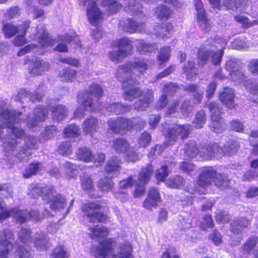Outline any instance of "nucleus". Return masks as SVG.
Returning a JSON list of instances; mask_svg holds the SVG:
<instances>
[{
    "label": "nucleus",
    "instance_id": "39",
    "mask_svg": "<svg viewBox=\"0 0 258 258\" xmlns=\"http://www.w3.org/2000/svg\"><path fill=\"white\" fill-rule=\"evenodd\" d=\"M102 5L104 7H107V11L108 14H113L118 12L121 7L117 0H103Z\"/></svg>",
    "mask_w": 258,
    "mask_h": 258
},
{
    "label": "nucleus",
    "instance_id": "15",
    "mask_svg": "<svg viewBox=\"0 0 258 258\" xmlns=\"http://www.w3.org/2000/svg\"><path fill=\"white\" fill-rule=\"evenodd\" d=\"M190 126L189 125L173 124L168 130L166 135V146L172 145L180 139L184 140L187 137L189 132Z\"/></svg>",
    "mask_w": 258,
    "mask_h": 258
},
{
    "label": "nucleus",
    "instance_id": "22",
    "mask_svg": "<svg viewBox=\"0 0 258 258\" xmlns=\"http://www.w3.org/2000/svg\"><path fill=\"white\" fill-rule=\"evenodd\" d=\"M31 37L38 43L41 48H45L53 46L55 43V39H51L49 37L48 33L45 30L44 27L40 25L37 28L36 34H31Z\"/></svg>",
    "mask_w": 258,
    "mask_h": 258
},
{
    "label": "nucleus",
    "instance_id": "13",
    "mask_svg": "<svg viewBox=\"0 0 258 258\" xmlns=\"http://www.w3.org/2000/svg\"><path fill=\"white\" fill-rule=\"evenodd\" d=\"M11 216H13L20 223L25 222L28 218H32L36 220H39L42 218V216L37 211H32L28 213L26 211L14 208L10 210H5L0 212V222L5 221Z\"/></svg>",
    "mask_w": 258,
    "mask_h": 258
},
{
    "label": "nucleus",
    "instance_id": "54",
    "mask_svg": "<svg viewBox=\"0 0 258 258\" xmlns=\"http://www.w3.org/2000/svg\"><path fill=\"white\" fill-rule=\"evenodd\" d=\"M248 221L245 219H241L237 223H233L232 227V232L233 233V235L237 234L238 236L239 234L238 231L240 230L242 227H246L248 225Z\"/></svg>",
    "mask_w": 258,
    "mask_h": 258
},
{
    "label": "nucleus",
    "instance_id": "21",
    "mask_svg": "<svg viewBox=\"0 0 258 258\" xmlns=\"http://www.w3.org/2000/svg\"><path fill=\"white\" fill-rule=\"evenodd\" d=\"M100 206L97 203H89L86 205L83 209L84 215L87 216L89 220L91 222H105L107 217L106 215L99 212Z\"/></svg>",
    "mask_w": 258,
    "mask_h": 258
},
{
    "label": "nucleus",
    "instance_id": "2",
    "mask_svg": "<svg viewBox=\"0 0 258 258\" xmlns=\"http://www.w3.org/2000/svg\"><path fill=\"white\" fill-rule=\"evenodd\" d=\"M147 69V66L144 61L130 62L120 68L117 70V77L122 83L124 89L123 97L126 101H133L139 96V100L134 104V108L139 110H144L152 102L153 92L151 90L139 91L135 85L138 81L134 79L132 73L139 75L142 74Z\"/></svg>",
    "mask_w": 258,
    "mask_h": 258
},
{
    "label": "nucleus",
    "instance_id": "62",
    "mask_svg": "<svg viewBox=\"0 0 258 258\" xmlns=\"http://www.w3.org/2000/svg\"><path fill=\"white\" fill-rule=\"evenodd\" d=\"M30 231L27 229H22L19 233V239L24 244H27L30 241Z\"/></svg>",
    "mask_w": 258,
    "mask_h": 258
},
{
    "label": "nucleus",
    "instance_id": "48",
    "mask_svg": "<svg viewBox=\"0 0 258 258\" xmlns=\"http://www.w3.org/2000/svg\"><path fill=\"white\" fill-rule=\"evenodd\" d=\"M24 97L29 98L33 101L35 100L39 101L42 98L41 96L38 94H32L31 93H28L26 90L22 89L18 96L16 97L15 100L19 101Z\"/></svg>",
    "mask_w": 258,
    "mask_h": 258
},
{
    "label": "nucleus",
    "instance_id": "44",
    "mask_svg": "<svg viewBox=\"0 0 258 258\" xmlns=\"http://www.w3.org/2000/svg\"><path fill=\"white\" fill-rule=\"evenodd\" d=\"M155 13L160 20H167L172 14V11L166 6H160L156 8Z\"/></svg>",
    "mask_w": 258,
    "mask_h": 258
},
{
    "label": "nucleus",
    "instance_id": "33",
    "mask_svg": "<svg viewBox=\"0 0 258 258\" xmlns=\"http://www.w3.org/2000/svg\"><path fill=\"white\" fill-rule=\"evenodd\" d=\"M76 154L79 160L87 163L93 162L94 160V156L90 149L86 147L79 148Z\"/></svg>",
    "mask_w": 258,
    "mask_h": 258
},
{
    "label": "nucleus",
    "instance_id": "55",
    "mask_svg": "<svg viewBox=\"0 0 258 258\" xmlns=\"http://www.w3.org/2000/svg\"><path fill=\"white\" fill-rule=\"evenodd\" d=\"M235 20L245 27H249L258 24V21L254 20L250 22L248 19L241 15L236 16Z\"/></svg>",
    "mask_w": 258,
    "mask_h": 258
},
{
    "label": "nucleus",
    "instance_id": "8",
    "mask_svg": "<svg viewBox=\"0 0 258 258\" xmlns=\"http://www.w3.org/2000/svg\"><path fill=\"white\" fill-rule=\"evenodd\" d=\"M237 64L238 61L235 58L230 59L227 61L226 69L229 72L230 79L235 82L243 83L251 95V100L258 104V84L251 80H245V77L241 71L237 69Z\"/></svg>",
    "mask_w": 258,
    "mask_h": 258
},
{
    "label": "nucleus",
    "instance_id": "57",
    "mask_svg": "<svg viewBox=\"0 0 258 258\" xmlns=\"http://www.w3.org/2000/svg\"><path fill=\"white\" fill-rule=\"evenodd\" d=\"M183 179L180 176H176L173 179H170L166 182L168 187L171 188H180L183 183Z\"/></svg>",
    "mask_w": 258,
    "mask_h": 258
},
{
    "label": "nucleus",
    "instance_id": "1",
    "mask_svg": "<svg viewBox=\"0 0 258 258\" xmlns=\"http://www.w3.org/2000/svg\"><path fill=\"white\" fill-rule=\"evenodd\" d=\"M20 112L3 110L0 114V138L6 152L12 153L21 162H27L32 154V149L37 147V140L32 136H25L24 131L15 126L20 119Z\"/></svg>",
    "mask_w": 258,
    "mask_h": 258
},
{
    "label": "nucleus",
    "instance_id": "27",
    "mask_svg": "<svg viewBox=\"0 0 258 258\" xmlns=\"http://www.w3.org/2000/svg\"><path fill=\"white\" fill-rule=\"evenodd\" d=\"M177 86L173 83H166L164 86L163 94L159 99L156 106L157 109H162L167 104V96L174 93L177 89Z\"/></svg>",
    "mask_w": 258,
    "mask_h": 258
},
{
    "label": "nucleus",
    "instance_id": "45",
    "mask_svg": "<svg viewBox=\"0 0 258 258\" xmlns=\"http://www.w3.org/2000/svg\"><path fill=\"white\" fill-rule=\"evenodd\" d=\"M76 75V71L75 70L70 68L62 70L59 73V77L62 81L67 82H71L74 79Z\"/></svg>",
    "mask_w": 258,
    "mask_h": 258
},
{
    "label": "nucleus",
    "instance_id": "50",
    "mask_svg": "<svg viewBox=\"0 0 258 258\" xmlns=\"http://www.w3.org/2000/svg\"><path fill=\"white\" fill-rule=\"evenodd\" d=\"M64 134L68 138L78 137L80 135V130L76 125L71 124L64 129Z\"/></svg>",
    "mask_w": 258,
    "mask_h": 258
},
{
    "label": "nucleus",
    "instance_id": "37",
    "mask_svg": "<svg viewBox=\"0 0 258 258\" xmlns=\"http://www.w3.org/2000/svg\"><path fill=\"white\" fill-rule=\"evenodd\" d=\"M66 172V177L69 179L76 178L78 175V169L79 166L70 162H66L63 165Z\"/></svg>",
    "mask_w": 258,
    "mask_h": 258
},
{
    "label": "nucleus",
    "instance_id": "49",
    "mask_svg": "<svg viewBox=\"0 0 258 258\" xmlns=\"http://www.w3.org/2000/svg\"><path fill=\"white\" fill-rule=\"evenodd\" d=\"M170 57V47L166 46L162 48L158 55V61L160 65L162 63L167 62L169 60Z\"/></svg>",
    "mask_w": 258,
    "mask_h": 258
},
{
    "label": "nucleus",
    "instance_id": "60",
    "mask_svg": "<svg viewBox=\"0 0 258 258\" xmlns=\"http://www.w3.org/2000/svg\"><path fill=\"white\" fill-rule=\"evenodd\" d=\"M249 46L245 39L241 38L235 39L232 42V47L236 49H244Z\"/></svg>",
    "mask_w": 258,
    "mask_h": 258
},
{
    "label": "nucleus",
    "instance_id": "23",
    "mask_svg": "<svg viewBox=\"0 0 258 258\" xmlns=\"http://www.w3.org/2000/svg\"><path fill=\"white\" fill-rule=\"evenodd\" d=\"M30 21L26 20L23 21L21 25L17 28L12 23H7L3 26V31L7 38H11L14 36L17 32H19L20 33H24L29 26Z\"/></svg>",
    "mask_w": 258,
    "mask_h": 258
},
{
    "label": "nucleus",
    "instance_id": "56",
    "mask_svg": "<svg viewBox=\"0 0 258 258\" xmlns=\"http://www.w3.org/2000/svg\"><path fill=\"white\" fill-rule=\"evenodd\" d=\"M58 153L63 156H69L72 153V149L70 142H63L59 146Z\"/></svg>",
    "mask_w": 258,
    "mask_h": 258
},
{
    "label": "nucleus",
    "instance_id": "11",
    "mask_svg": "<svg viewBox=\"0 0 258 258\" xmlns=\"http://www.w3.org/2000/svg\"><path fill=\"white\" fill-rule=\"evenodd\" d=\"M109 130L114 133L124 134L127 131L134 127L137 130H141L144 127L145 122L140 118L128 120L124 118H118L116 119H110L108 121Z\"/></svg>",
    "mask_w": 258,
    "mask_h": 258
},
{
    "label": "nucleus",
    "instance_id": "58",
    "mask_svg": "<svg viewBox=\"0 0 258 258\" xmlns=\"http://www.w3.org/2000/svg\"><path fill=\"white\" fill-rule=\"evenodd\" d=\"M168 173L169 171L167 170V167L165 166H162L160 169L156 171L155 176L158 181H163L168 176Z\"/></svg>",
    "mask_w": 258,
    "mask_h": 258
},
{
    "label": "nucleus",
    "instance_id": "42",
    "mask_svg": "<svg viewBox=\"0 0 258 258\" xmlns=\"http://www.w3.org/2000/svg\"><path fill=\"white\" fill-rule=\"evenodd\" d=\"M34 244L36 248L39 250L46 249L48 242L46 234L43 233L37 234Z\"/></svg>",
    "mask_w": 258,
    "mask_h": 258
},
{
    "label": "nucleus",
    "instance_id": "4",
    "mask_svg": "<svg viewBox=\"0 0 258 258\" xmlns=\"http://www.w3.org/2000/svg\"><path fill=\"white\" fill-rule=\"evenodd\" d=\"M98 240L100 246H93L91 249L92 255L96 258H134L133 247L128 242L120 244L119 251L116 252L117 243L114 239Z\"/></svg>",
    "mask_w": 258,
    "mask_h": 258
},
{
    "label": "nucleus",
    "instance_id": "3",
    "mask_svg": "<svg viewBox=\"0 0 258 258\" xmlns=\"http://www.w3.org/2000/svg\"><path fill=\"white\" fill-rule=\"evenodd\" d=\"M222 146L223 145L214 144L205 148H203L200 151L197 148L195 142L190 141L185 145L184 153L189 158H196V156L199 154L202 159L209 160L215 157H220L223 155L231 156L234 154L236 153L238 144L235 141H231L224 147Z\"/></svg>",
    "mask_w": 258,
    "mask_h": 258
},
{
    "label": "nucleus",
    "instance_id": "41",
    "mask_svg": "<svg viewBox=\"0 0 258 258\" xmlns=\"http://www.w3.org/2000/svg\"><path fill=\"white\" fill-rule=\"evenodd\" d=\"M90 230L92 233L93 238H103L107 236L109 233V231L107 228L99 225L90 228Z\"/></svg>",
    "mask_w": 258,
    "mask_h": 258
},
{
    "label": "nucleus",
    "instance_id": "29",
    "mask_svg": "<svg viewBox=\"0 0 258 258\" xmlns=\"http://www.w3.org/2000/svg\"><path fill=\"white\" fill-rule=\"evenodd\" d=\"M49 68L48 62L43 61L38 58L32 61V63L29 66V73L33 75H40Z\"/></svg>",
    "mask_w": 258,
    "mask_h": 258
},
{
    "label": "nucleus",
    "instance_id": "34",
    "mask_svg": "<svg viewBox=\"0 0 258 258\" xmlns=\"http://www.w3.org/2000/svg\"><path fill=\"white\" fill-rule=\"evenodd\" d=\"M144 28V24L140 23L133 21L130 19H128L124 28V30L130 33L143 32ZM145 32L146 31L145 30Z\"/></svg>",
    "mask_w": 258,
    "mask_h": 258
},
{
    "label": "nucleus",
    "instance_id": "51",
    "mask_svg": "<svg viewBox=\"0 0 258 258\" xmlns=\"http://www.w3.org/2000/svg\"><path fill=\"white\" fill-rule=\"evenodd\" d=\"M185 90L192 93L198 102L200 101L203 98V91L200 90L198 86L194 84L188 85L185 88Z\"/></svg>",
    "mask_w": 258,
    "mask_h": 258
},
{
    "label": "nucleus",
    "instance_id": "61",
    "mask_svg": "<svg viewBox=\"0 0 258 258\" xmlns=\"http://www.w3.org/2000/svg\"><path fill=\"white\" fill-rule=\"evenodd\" d=\"M212 226L213 220L211 216L209 215L205 216L200 225L201 228L203 230H206L207 228H211Z\"/></svg>",
    "mask_w": 258,
    "mask_h": 258
},
{
    "label": "nucleus",
    "instance_id": "59",
    "mask_svg": "<svg viewBox=\"0 0 258 258\" xmlns=\"http://www.w3.org/2000/svg\"><path fill=\"white\" fill-rule=\"evenodd\" d=\"M20 8L17 6L11 7L5 14V16L9 19L18 18L20 15Z\"/></svg>",
    "mask_w": 258,
    "mask_h": 258
},
{
    "label": "nucleus",
    "instance_id": "47",
    "mask_svg": "<svg viewBox=\"0 0 258 258\" xmlns=\"http://www.w3.org/2000/svg\"><path fill=\"white\" fill-rule=\"evenodd\" d=\"M26 4L27 6L26 9L29 13H34V18H38L42 17L44 15V12L42 10L35 8L33 6L32 0H26Z\"/></svg>",
    "mask_w": 258,
    "mask_h": 258
},
{
    "label": "nucleus",
    "instance_id": "6",
    "mask_svg": "<svg viewBox=\"0 0 258 258\" xmlns=\"http://www.w3.org/2000/svg\"><path fill=\"white\" fill-rule=\"evenodd\" d=\"M28 195L34 199L42 195L43 200L53 211H61L67 206L64 197L60 195L55 196L52 189L49 187H43L40 184H32L29 187Z\"/></svg>",
    "mask_w": 258,
    "mask_h": 258
},
{
    "label": "nucleus",
    "instance_id": "32",
    "mask_svg": "<svg viewBox=\"0 0 258 258\" xmlns=\"http://www.w3.org/2000/svg\"><path fill=\"white\" fill-rule=\"evenodd\" d=\"M98 121L97 119L90 116L84 121L82 128L85 133L92 137L93 133L96 131Z\"/></svg>",
    "mask_w": 258,
    "mask_h": 258
},
{
    "label": "nucleus",
    "instance_id": "17",
    "mask_svg": "<svg viewBox=\"0 0 258 258\" xmlns=\"http://www.w3.org/2000/svg\"><path fill=\"white\" fill-rule=\"evenodd\" d=\"M224 51L220 49L217 51H209L205 47L200 48L198 53V64L203 66L209 59H211L214 64L220 63Z\"/></svg>",
    "mask_w": 258,
    "mask_h": 258
},
{
    "label": "nucleus",
    "instance_id": "16",
    "mask_svg": "<svg viewBox=\"0 0 258 258\" xmlns=\"http://www.w3.org/2000/svg\"><path fill=\"white\" fill-rule=\"evenodd\" d=\"M116 45L118 49L110 52L109 57L113 62L118 63L121 59L131 54L133 45L132 41L126 38L119 40Z\"/></svg>",
    "mask_w": 258,
    "mask_h": 258
},
{
    "label": "nucleus",
    "instance_id": "28",
    "mask_svg": "<svg viewBox=\"0 0 258 258\" xmlns=\"http://www.w3.org/2000/svg\"><path fill=\"white\" fill-rule=\"evenodd\" d=\"M173 32V26L171 23H166L161 26H157L154 28L153 31L151 32L157 38H161L164 40H167L171 37ZM150 34V33H148Z\"/></svg>",
    "mask_w": 258,
    "mask_h": 258
},
{
    "label": "nucleus",
    "instance_id": "25",
    "mask_svg": "<svg viewBox=\"0 0 258 258\" xmlns=\"http://www.w3.org/2000/svg\"><path fill=\"white\" fill-rule=\"evenodd\" d=\"M58 41L59 43L55 48V50L59 52H64L68 51V47L66 44L67 43L74 42L76 46H81V42L78 36L75 35H67L66 36H59Z\"/></svg>",
    "mask_w": 258,
    "mask_h": 258
},
{
    "label": "nucleus",
    "instance_id": "63",
    "mask_svg": "<svg viewBox=\"0 0 258 258\" xmlns=\"http://www.w3.org/2000/svg\"><path fill=\"white\" fill-rule=\"evenodd\" d=\"M67 256L66 251L64 247L59 246L55 249L52 254V258H65Z\"/></svg>",
    "mask_w": 258,
    "mask_h": 258
},
{
    "label": "nucleus",
    "instance_id": "5",
    "mask_svg": "<svg viewBox=\"0 0 258 258\" xmlns=\"http://www.w3.org/2000/svg\"><path fill=\"white\" fill-rule=\"evenodd\" d=\"M212 181L214 184L220 187H226L229 183V181L225 175L217 174L214 169L211 167L203 169L199 177L196 189L187 188L188 192L191 194L198 193L200 195L205 194L206 186L211 184Z\"/></svg>",
    "mask_w": 258,
    "mask_h": 258
},
{
    "label": "nucleus",
    "instance_id": "26",
    "mask_svg": "<svg viewBox=\"0 0 258 258\" xmlns=\"http://www.w3.org/2000/svg\"><path fill=\"white\" fill-rule=\"evenodd\" d=\"M179 101L178 100H174L170 102L168 105L167 113L169 115H172L179 110L183 115L188 114L191 110L192 107L188 104V102H185L182 103L180 108H179Z\"/></svg>",
    "mask_w": 258,
    "mask_h": 258
},
{
    "label": "nucleus",
    "instance_id": "9",
    "mask_svg": "<svg viewBox=\"0 0 258 258\" xmlns=\"http://www.w3.org/2000/svg\"><path fill=\"white\" fill-rule=\"evenodd\" d=\"M153 167L151 165H148L143 168L139 174L138 181L133 180V177L130 176L126 179L120 181L119 186L121 189H127L135 185L136 189L134 192V196L139 197L144 194L145 191V185L149 180L153 171Z\"/></svg>",
    "mask_w": 258,
    "mask_h": 258
},
{
    "label": "nucleus",
    "instance_id": "24",
    "mask_svg": "<svg viewBox=\"0 0 258 258\" xmlns=\"http://www.w3.org/2000/svg\"><path fill=\"white\" fill-rule=\"evenodd\" d=\"M195 6L197 11V18L201 27L205 31H209L211 27L210 20L207 19L201 0H195Z\"/></svg>",
    "mask_w": 258,
    "mask_h": 258
},
{
    "label": "nucleus",
    "instance_id": "35",
    "mask_svg": "<svg viewBox=\"0 0 258 258\" xmlns=\"http://www.w3.org/2000/svg\"><path fill=\"white\" fill-rule=\"evenodd\" d=\"M47 107L50 109L53 114V118L55 120H59L62 119L67 114V108L61 105L48 106Z\"/></svg>",
    "mask_w": 258,
    "mask_h": 258
},
{
    "label": "nucleus",
    "instance_id": "18",
    "mask_svg": "<svg viewBox=\"0 0 258 258\" xmlns=\"http://www.w3.org/2000/svg\"><path fill=\"white\" fill-rule=\"evenodd\" d=\"M211 112L212 122L210 125L213 131L216 133H221L225 128V124L221 117V110L217 103L211 102L209 104Z\"/></svg>",
    "mask_w": 258,
    "mask_h": 258
},
{
    "label": "nucleus",
    "instance_id": "10",
    "mask_svg": "<svg viewBox=\"0 0 258 258\" xmlns=\"http://www.w3.org/2000/svg\"><path fill=\"white\" fill-rule=\"evenodd\" d=\"M13 235L10 230H7L0 233V258H7L10 248L12 250L16 248L17 245L12 244ZM15 252L19 258H31V253L29 248L23 246H19L15 250Z\"/></svg>",
    "mask_w": 258,
    "mask_h": 258
},
{
    "label": "nucleus",
    "instance_id": "7",
    "mask_svg": "<svg viewBox=\"0 0 258 258\" xmlns=\"http://www.w3.org/2000/svg\"><path fill=\"white\" fill-rule=\"evenodd\" d=\"M102 93L101 87L96 84H92L88 91L80 92L77 99L79 106L75 110V117L81 118L85 115L86 112L96 110L99 106V103L97 101L94 102L91 98H89V97L93 96L99 98L102 96Z\"/></svg>",
    "mask_w": 258,
    "mask_h": 258
},
{
    "label": "nucleus",
    "instance_id": "12",
    "mask_svg": "<svg viewBox=\"0 0 258 258\" xmlns=\"http://www.w3.org/2000/svg\"><path fill=\"white\" fill-rule=\"evenodd\" d=\"M120 164V161L116 158H112L108 161L105 167L107 175L101 179L98 184V188L101 191L104 192H108L112 188L113 183L111 178L119 171Z\"/></svg>",
    "mask_w": 258,
    "mask_h": 258
},
{
    "label": "nucleus",
    "instance_id": "46",
    "mask_svg": "<svg viewBox=\"0 0 258 258\" xmlns=\"http://www.w3.org/2000/svg\"><path fill=\"white\" fill-rule=\"evenodd\" d=\"M41 166L40 163L36 162L30 164L29 167L24 171L23 176L25 178H29L40 170Z\"/></svg>",
    "mask_w": 258,
    "mask_h": 258
},
{
    "label": "nucleus",
    "instance_id": "30",
    "mask_svg": "<svg viewBox=\"0 0 258 258\" xmlns=\"http://www.w3.org/2000/svg\"><path fill=\"white\" fill-rule=\"evenodd\" d=\"M234 91L231 88H225L223 91L219 94V99L228 108L234 107Z\"/></svg>",
    "mask_w": 258,
    "mask_h": 258
},
{
    "label": "nucleus",
    "instance_id": "31",
    "mask_svg": "<svg viewBox=\"0 0 258 258\" xmlns=\"http://www.w3.org/2000/svg\"><path fill=\"white\" fill-rule=\"evenodd\" d=\"M160 200L158 190L156 188H152L149 190L148 197L144 203V207L147 209H150L156 207Z\"/></svg>",
    "mask_w": 258,
    "mask_h": 258
},
{
    "label": "nucleus",
    "instance_id": "38",
    "mask_svg": "<svg viewBox=\"0 0 258 258\" xmlns=\"http://www.w3.org/2000/svg\"><path fill=\"white\" fill-rule=\"evenodd\" d=\"M106 110L109 112H113L115 114H120L126 112L130 110V107L126 104H122L120 103H114L107 107Z\"/></svg>",
    "mask_w": 258,
    "mask_h": 258
},
{
    "label": "nucleus",
    "instance_id": "19",
    "mask_svg": "<svg viewBox=\"0 0 258 258\" xmlns=\"http://www.w3.org/2000/svg\"><path fill=\"white\" fill-rule=\"evenodd\" d=\"M97 0H82L80 4L84 6L88 5L87 15L90 23L93 25H96L102 19V13L98 9L96 5Z\"/></svg>",
    "mask_w": 258,
    "mask_h": 258
},
{
    "label": "nucleus",
    "instance_id": "36",
    "mask_svg": "<svg viewBox=\"0 0 258 258\" xmlns=\"http://www.w3.org/2000/svg\"><path fill=\"white\" fill-rule=\"evenodd\" d=\"M135 43L137 45L138 50L142 54L151 52L157 49L156 45H150L148 43H146L143 40H138Z\"/></svg>",
    "mask_w": 258,
    "mask_h": 258
},
{
    "label": "nucleus",
    "instance_id": "43",
    "mask_svg": "<svg viewBox=\"0 0 258 258\" xmlns=\"http://www.w3.org/2000/svg\"><path fill=\"white\" fill-rule=\"evenodd\" d=\"M195 62L188 61L183 69V73L188 80H192L193 78L198 74V70L195 68Z\"/></svg>",
    "mask_w": 258,
    "mask_h": 258
},
{
    "label": "nucleus",
    "instance_id": "40",
    "mask_svg": "<svg viewBox=\"0 0 258 258\" xmlns=\"http://www.w3.org/2000/svg\"><path fill=\"white\" fill-rule=\"evenodd\" d=\"M80 183L82 188L89 192L94 188V183L90 176L87 173H84L80 176Z\"/></svg>",
    "mask_w": 258,
    "mask_h": 258
},
{
    "label": "nucleus",
    "instance_id": "20",
    "mask_svg": "<svg viewBox=\"0 0 258 258\" xmlns=\"http://www.w3.org/2000/svg\"><path fill=\"white\" fill-rule=\"evenodd\" d=\"M48 114V108H44L42 106H38L36 108L33 113L30 115L27 121L28 127L34 131L36 130L35 127L39 128V123L43 121L47 117Z\"/></svg>",
    "mask_w": 258,
    "mask_h": 258
},
{
    "label": "nucleus",
    "instance_id": "53",
    "mask_svg": "<svg viewBox=\"0 0 258 258\" xmlns=\"http://www.w3.org/2000/svg\"><path fill=\"white\" fill-rule=\"evenodd\" d=\"M151 141V136L147 132H143L138 139V144L140 147H147Z\"/></svg>",
    "mask_w": 258,
    "mask_h": 258
},
{
    "label": "nucleus",
    "instance_id": "64",
    "mask_svg": "<svg viewBox=\"0 0 258 258\" xmlns=\"http://www.w3.org/2000/svg\"><path fill=\"white\" fill-rule=\"evenodd\" d=\"M180 167L182 170L188 174H191L195 169V165L193 164L187 162H183L180 165Z\"/></svg>",
    "mask_w": 258,
    "mask_h": 258
},
{
    "label": "nucleus",
    "instance_id": "14",
    "mask_svg": "<svg viewBox=\"0 0 258 258\" xmlns=\"http://www.w3.org/2000/svg\"><path fill=\"white\" fill-rule=\"evenodd\" d=\"M112 148L118 154H123L127 162H135L140 158L133 148H131L128 142L123 138L116 139L113 142Z\"/></svg>",
    "mask_w": 258,
    "mask_h": 258
},
{
    "label": "nucleus",
    "instance_id": "52",
    "mask_svg": "<svg viewBox=\"0 0 258 258\" xmlns=\"http://www.w3.org/2000/svg\"><path fill=\"white\" fill-rule=\"evenodd\" d=\"M205 112L203 110L199 111L196 115L193 123L197 128H201L206 122Z\"/></svg>",
    "mask_w": 258,
    "mask_h": 258
}]
</instances>
